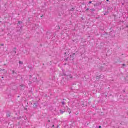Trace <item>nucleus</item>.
I'll return each mask as SVG.
<instances>
[{
    "instance_id": "nucleus-20",
    "label": "nucleus",
    "mask_w": 128,
    "mask_h": 128,
    "mask_svg": "<svg viewBox=\"0 0 128 128\" xmlns=\"http://www.w3.org/2000/svg\"><path fill=\"white\" fill-rule=\"evenodd\" d=\"M16 52L15 51V54H16Z\"/></svg>"
},
{
    "instance_id": "nucleus-15",
    "label": "nucleus",
    "mask_w": 128,
    "mask_h": 128,
    "mask_svg": "<svg viewBox=\"0 0 128 128\" xmlns=\"http://www.w3.org/2000/svg\"><path fill=\"white\" fill-rule=\"evenodd\" d=\"M72 10H74V8H72Z\"/></svg>"
},
{
    "instance_id": "nucleus-9",
    "label": "nucleus",
    "mask_w": 128,
    "mask_h": 128,
    "mask_svg": "<svg viewBox=\"0 0 128 128\" xmlns=\"http://www.w3.org/2000/svg\"><path fill=\"white\" fill-rule=\"evenodd\" d=\"M70 78H72V76H70Z\"/></svg>"
},
{
    "instance_id": "nucleus-4",
    "label": "nucleus",
    "mask_w": 128,
    "mask_h": 128,
    "mask_svg": "<svg viewBox=\"0 0 128 128\" xmlns=\"http://www.w3.org/2000/svg\"><path fill=\"white\" fill-rule=\"evenodd\" d=\"M64 111H62V110H60V113H61L62 114H64Z\"/></svg>"
},
{
    "instance_id": "nucleus-14",
    "label": "nucleus",
    "mask_w": 128,
    "mask_h": 128,
    "mask_svg": "<svg viewBox=\"0 0 128 128\" xmlns=\"http://www.w3.org/2000/svg\"><path fill=\"white\" fill-rule=\"evenodd\" d=\"M99 128H102V126H99Z\"/></svg>"
},
{
    "instance_id": "nucleus-1",
    "label": "nucleus",
    "mask_w": 128,
    "mask_h": 128,
    "mask_svg": "<svg viewBox=\"0 0 128 128\" xmlns=\"http://www.w3.org/2000/svg\"><path fill=\"white\" fill-rule=\"evenodd\" d=\"M20 88H24L26 87V86H24V84H21L20 85Z\"/></svg>"
},
{
    "instance_id": "nucleus-5",
    "label": "nucleus",
    "mask_w": 128,
    "mask_h": 128,
    "mask_svg": "<svg viewBox=\"0 0 128 128\" xmlns=\"http://www.w3.org/2000/svg\"><path fill=\"white\" fill-rule=\"evenodd\" d=\"M7 116H8H8H10V114H7Z\"/></svg>"
},
{
    "instance_id": "nucleus-16",
    "label": "nucleus",
    "mask_w": 128,
    "mask_h": 128,
    "mask_svg": "<svg viewBox=\"0 0 128 128\" xmlns=\"http://www.w3.org/2000/svg\"><path fill=\"white\" fill-rule=\"evenodd\" d=\"M1 46H4V44H2Z\"/></svg>"
},
{
    "instance_id": "nucleus-17",
    "label": "nucleus",
    "mask_w": 128,
    "mask_h": 128,
    "mask_svg": "<svg viewBox=\"0 0 128 128\" xmlns=\"http://www.w3.org/2000/svg\"><path fill=\"white\" fill-rule=\"evenodd\" d=\"M109 1V0H106V2H108Z\"/></svg>"
},
{
    "instance_id": "nucleus-10",
    "label": "nucleus",
    "mask_w": 128,
    "mask_h": 128,
    "mask_svg": "<svg viewBox=\"0 0 128 128\" xmlns=\"http://www.w3.org/2000/svg\"><path fill=\"white\" fill-rule=\"evenodd\" d=\"M89 4H92V1H90Z\"/></svg>"
},
{
    "instance_id": "nucleus-13",
    "label": "nucleus",
    "mask_w": 128,
    "mask_h": 128,
    "mask_svg": "<svg viewBox=\"0 0 128 128\" xmlns=\"http://www.w3.org/2000/svg\"><path fill=\"white\" fill-rule=\"evenodd\" d=\"M58 28H60V26H58Z\"/></svg>"
},
{
    "instance_id": "nucleus-22",
    "label": "nucleus",
    "mask_w": 128,
    "mask_h": 128,
    "mask_svg": "<svg viewBox=\"0 0 128 128\" xmlns=\"http://www.w3.org/2000/svg\"><path fill=\"white\" fill-rule=\"evenodd\" d=\"M88 8L87 9V10H88Z\"/></svg>"
},
{
    "instance_id": "nucleus-11",
    "label": "nucleus",
    "mask_w": 128,
    "mask_h": 128,
    "mask_svg": "<svg viewBox=\"0 0 128 128\" xmlns=\"http://www.w3.org/2000/svg\"><path fill=\"white\" fill-rule=\"evenodd\" d=\"M122 66H126V64H122Z\"/></svg>"
},
{
    "instance_id": "nucleus-18",
    "label": "nucleus",
    "mask_w": 128,
    "mask_h": 128,
    "mask_svg": "<svg viewBox=\"0 0 128 128\" xmlns=\"http://www.w3.org/2000/svg\"><path fill=\"white\" fill-rule=\"evenodd\" d=\"M48 122H50V120H48Z\"/></svg>"
},
{
    "instance_id": "nucleus-12",
    "label": "nucleus",
    "mask_w": 128,
    "mask_h": 128,
    "mask_svg": "<svg viewBox=\"0 0 128 128\" xmlns=\"http://www.w3.org/2000/svg\"><path fill=\"white\" fill-rule=\"evenodd\" d=\"M12 74H14V71L12 70Z\"/></svg>"
},
{
    "instance_id": "nucleus-3",
    "label": "nucleus",
    "mask_w": 128,
    "mask_h": 128,
    "mask_svg": "<svg viewBox=\"0 0 128 128\" xmlns=\"http://www.w3.org/2000/svg\"><path fill=\"white\" fill-rule=\"evenodd\" d=\"M62 104L63 106H64V104H66V102H64V101H63L62 102Z\"/></svg>"
},
{
    "instance_id": "nucleus-23",
    "label": "nucleus",
    "mask_w": 128,
    "mask_h": 128,
    "mask_svg": "<svg viewBox=\"0 0 128 128\" xmlns=\"http://www.w3.org/2000/svg\"><path fill=\"white\" fill-rule=\"evenodd\" d=\"M69 114H70V112H69Z\"/></svg>"
},
{
    "instance_id": "nucleus-2",
    "label": "nucleus",
    "mask_w": 128,
    "mask_h": 128,
    "mask_svg": "<svg viewBox=\"0 0 128 128\" xmlns=\"http://www.w3.org/2000/svg\"><path fill=\"white\" fill-rule=\"evenodd\" d=\"M20 64H24V62L22 61H19Z\"/></svg>"
},
{
    "instance_id": "nucleus-21",
    "label": "nucleus",
    "mask_w": 128,
    "mask_h": 128,
    "mask_svg": "<svg viewBox=\"0 0 128 128\" xmlns=\"http://www.w3.org/2000/svg\"><path fill=\"white\" fill-rule=\"evenodd\" d=\"M52 126H54V125H53Z\"/></svg>"
},
{
    "instance_id": "nucleus-19",
    "label": "nucleus",
    "mask_w": 128,
    "mask_h": 128,
    "mask_svg": "<svg viewBox=\"0 0 128 128\" xmlns=\"http://www.w3.org/2000/svg\"><path fill=\"white\" fill-rule=\"evenodd\" d=\"M2 78H4V76H2Z\"/></svg>"
},
{
    "instance_id": "nucleus-7",
    "label": "nucleus",
    "mask_w": 128,
    "mask_h": 128,
    "mask_svg": "<svg viewBox=\"0 0 128 128\" xmlns=\"http://www.w3.org/2000/svg\"><path fill=\"white\" fill-rule=\"evenodd\" d=\"M108 14V12H106L104 13V16H106V14Z\"/></svg>"
},
{
    "instance_id": "nucleus-6",
    "label": "nucleus",
    "mask_w": 128,
    "mask_h": 128,
    "mask_svg": "<svg viewBox=\"0 0 128 128\" xmlns=\"http://www.w3.org/2000/svg\"><path fill=\"white\" fill-rule=\"evenodd\" d=\"M22 21H18V24H22Z\"/></svg>"
},
{
    "instance_id": "nucleus-8",
    "label": "nucleus",
    "mask_w": 128,
    "mask_h": 128,
    "mask_svg": "<svg viewBox=\"0 0 128 128\" xmlns=\"http://www.w3.org/2000/svg\"><path fill=\"white\" fill-rule=\"evenodd\" d=\"M91 10L92 12H94L96 10L94 8H92Z\"/></svg>"
}]
</instances>
